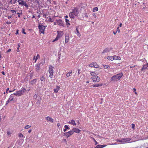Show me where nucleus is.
Returning a JSON list of instances; mask_svg holds the SVG:
<instances>
[{
	"label": "nucleus",
	"instance_id": "3c124183",
	"mask_svg": "<svg viewBox=\"0 0 148 148\" xmlns=\"http://www.w3.org/2000/svg\"><path fill=\"white\" fill-rule=\"evenodd\" d=\"M18 47L17 48V51L19 52L20 51L19 50V48L20 47V46L18 45Z\"/></svg>",
	"mask_w": 148,
	"mask_h": 148
},
{
	"label": "nucleus",
	"instance_id": "bf43d9fd",
	"mask_svg": "<svg viewBox=\"0 0 148 148\" xmlns=\"http://www.w3.org/2000/svg\"><path fill=\"white\" fill-rule=\"evenodd\" d=\"M6 23L7 24H10L11 22H6Z\"/></svg>",
	"mask_w": 148,
	"mask_h": 148
},
{
	"label": "nucleus",
	"instance_id": "c85d7f7f",
	"mask_svg": "<svg viewBox=\"0 0 148 148\" xmlns=\"http://www.w3.org/2000/svg\"><path fill=\"white\" fill-rule=\"evenodd\" d=\"M10 11L12 13V14L15 15L16 13V11L13 10H11Z\"/></svg>",
	"mask_w": 148,
	"mask_h": 148
},
{
	"label": "nucleus",
	"instance_id": "864d4df0",
	"mask_svg": "<svg viewBox=\"0 0 148 148\" xmlns=\"http://www.w3.org/2000/svg\"><path fill=\"white\" fill-rule=\"evenodd\" d=\"M11 51V49H9L7 51V53H8L10 52Z\"/></svg>",
	"mask_w": 148,
	"mask_h": 148
},
{
	"label": "nucleus",
	"instance_id": "9b49d317",
	"mask_svg": "<svg viewBox=\"0 0 148 148\" xmlns=\"http://www.w3.org/2000/svg\"><path fill=\"white\" fill-rule=\"evenodd\" d=\"M91 79L94 82H98L99 81L100 77L97 76L92 77Z\"/></svg>",
	"mask_w": 148,
	"mask_h": 148
},
{
	"label": "nucleus",
	"instance_id": "de8ad7c7",
	"mask_svg": "<svg viewBox=\"0 0 148 148\" xmlns=\"http://www.w3.org/2000/svg\"><path fill=\"white\" fill-rule=\"evenodd\" d=\"M92 15L95 18H96L97 16L95 13L93 14Z\"/></svg>",
	"mask_w": 148,
	"mask_h": 148
},
{
	"label": "nucleus",
	"instance_id": "13d9d810",
	"mask_svg": "<svg viewBox=\"0 0 148 148\" xmlns=\"http://www.w3.org/2000/svg\"><path fill=\"white\" fill-rule=\"evenodd\" d=\"M17 14L18 15V17H20V13L19 12L17 13Z\"/></svg>",
	"mask_w": 148,
	"mask_h": 148
},
{
	"label": "nucleus",
	"instance_id": "603ef678",
	"mask_svg": "<svg viewBox=\"0 0 148 148\" xmlns=\"http://www.w3.org/2000/svg\"><path fill=\"white\" fill-rule=\"evenodd\" d=\"M61 125L60 123H58L57 124V126L59 127Z\"/></svg>",
	"mask_w": 148,
	"mask_h": 148
},
{
	"label": "nucleus",
	"instance_id": "4c0bfd02",
	"mask_svg": "<svg viewBox=\"0 0 148 148\" xmlns=\"http://www.w3.org/2000/svg\"><path fill=\"white\" fill-rule=\"evenodd\" d=\"M18 136L20 138L23 137V135L21 133H20L18 134Z\"/></svg>",
	"mask_w": 148,
	"mask_h": 148
},
{
	"label": "nucleus",
	"instance_id": "8fccbe9b",
	"mask_svg": "<svg viewBox=\"0 0 148 148\" xmlns=\"http://www.w3.org/2000/svg\"><path fill=\"white\" fill-rule=\"evenodd\" d=\"M80 69H78V75H79V74H80Z\"/></svg>",
	"mask_w": 148,
	"mask_h": 148
},
{
	"label": "nucleus",
	"instance_id": "20e7f679",
	"mask_svg": "<svg viewBox=\"0 0 148 148\" xmlns=\"http://www.w3.org/2000/svg\"><path fill=\"white\" fill-rule=\"evenodd\" d=\"M53 69L54 67L51 65H50L49 66L48 71L50 74L49 76L51 78H53Z\"/></svg>",
	"mask_w": 148,
	"mask_h": 148
},
{
	"label": "nucleus",
	"instance_id": "7ed1b4c3",
	"mask_svg": "<svg viewBox=\"0 0 148 148\" xmlns=\"http://www.w3.org/2000/svg\"><path fill=\"white\" fill-rule=\"evenodd\" d=\"M25 91V88H23L21 89V90H20L18 91H16V93H14L13 94L16 96H21Z\"/></svg>",
	"mask_w": 148,
	"mask_h": 148
},
{
	"label": "nucleus",
	"instance_id": "6e6552de",
	"mask_svg": "<svg viewBox=\"0 0 148 148\" xmlns=\"http://www.w3.org/2000/svg\"><path fill=\"white\" fill-rule=\"evenodd\" d=\"M47 26H45L42 25H39L38 27L39 29V32L40 34L41 33L44 34V33L45 30V29L46 27Z\"/></svg>",
	"mask_w": 148,
	"mask_h": 148
},
{
	"label": "nucleus",
	"instance_id": "412c9836",
	"mask_svg": "<svg viewBox=\"0 0 148 148\" xmlns=\"http://www.w3.org/2000/svg\"><path fill=\"white\" fill-rule=\"evenodd\" d=\"M35 56H34L33 58V60H35V62H36L37 60L40 58V55L38 54H37L36 57L35 58Z\"/></svg>",
	"mask_w": 148,
	"mask_h": 148
},
{
	"label": "nucleus",
	"instance_id": "39448f33",
	"mask_svg": "<svg viewBox=\"0 0 148 148\" xmlns=\"http://www.w3.org/2000/svg\"><path fill=\"white\" fill-rule=\"evenodd\" d=\"M18 5L22 6H24L26 8H28L29 5L27 4L25 1L23 0H18Z\"/></svg>",
	"mask_w": 148,
	"mask_h": 148
},
{
	"label": "nucleus",
	"instance_id": "6ab92c4d",
	"mask_svg": "<svg viewBox=\"0 0 148 148\" xmlns=\"http://www.w3.org/2000/svg\"><path fill=\"white\" fill-rule=\"evenodd\" d=\"M69 36L68 35L65 36V43H67L69 40Z\"/></svg>",
	"mask_w": 148,
	"mask_h": 148
},
{
	"label": "nucleus",
	"instance_id": "f704fd0d",
	"mask_svg": "<svg viewBox=\"0 0 148 148\" xmlns=\"http://www.w3.org/2000/svg\"><path fill=\"white\" fill-rule=\"evenodd\" d=\"M40 80L41 81L45 82V78L44 76H42L40 78Z\"/></svg>",
	"mask_w": 148,
	"mask_h": 148
},
{
	"label": "nucleus",
	"instance_id": "bb28decb",
	"mask_svg": "<svg viewBox=\"0 0 148 148\" xmlns=\"http://www.w3.org/2000/svg\"><path fill=\"white\" fill-rule=\"evenodd\" d=\"M103 84H93L92 86L93 87H98L99 86H102Z\"/></svg>",
	"mask_w": 148,
	"mask_h": 148
},
{
	"label": "nucleus",
	"instance_id": "338daca9",
	"mask_svg": "<svg viewBox=\"0 0 148 148\" xmlns=\"http://www.w3.org/2000/svg\"><path fill=\"white\" fill-rule=\"evenodd\" d=\"M46 14H44L43 15V17H46Z\"/></svg>",
	"mask_w": 148,
	"mask_h": 148
},
{
	"label": "nucleus",
	"instance_id": "e433bc0d",
	"mask_svg": "<svg viewBox=\"0 0 148 148\" xmlns=\"http://www.w3.org/2000/svg\"><path fill=\"white\" fill-rule=\"evenodd\" d=\"M31 127V125H26L24 127L25 129H28Z\"/></svg>",
	"mask_w": 148,
	"mask_h": 148
},
{
	"label": "nucleus",
	"instance_id": "b1692460",
	"mask_svg": "<svg viewBox=\"0 0 148 148\" xmlns=\"http://www.w3.org/2000/svg\"><path fill=\"white\" fill-rule=\"evenodd\" d=\"M148 67L147 66V65H143V66L142 68L141 69V71H143L144 70H145V69H148V68H147Z\"/></svg>",
	"mask_w": 148,
	"mask_h": 148
},
{
	"label": "nucleus",
	"instance_id": "79ce46f5",
	"mask_svg": "<svg viewBox=\"0 0 148 148\" xmlns=\"http://www.w3.org/2000/svg\"><path fill=\"white\" fill-rule=\"evenodd\" d=\"M64 127L65 128H66V130H67V129L69 130L70 129V128H69V127L68 126V125H65L64 126Z\"/></svg>",
	"mask_w": 148,
	"mask_h": 148
},
{
	"label": "nucleus",
	"instance_id": "e2e57ef3",
	"mask_svg": "<svg viewBox=\"0 0 148 148\" xmlns=\"http://www.w3.org/2000/svg\"><path fill=\"white\" fill-rule=\"evenodd\" d=\"M1 73L3 75H5V72L4 71L1 72Z\"/></svg>",
	"mask_w": 148,
	"mask_h": 148
},
{
	"label": "nucleus",
	"instance_id": "37998d69",
	"mask_svg": "<svg viewBox=\"0 0 148 148\" xmlns=\"http://www.w3.org/2000/svg\"><path fill=\"white\" fill-rule=\"evenodd\" d=\"M45 63V60H44L43 61H41L40 63V64H41L42 65H44Z\"/></svg>",
	"mask_w": 148,
	"mask_h": 148
},
{
	"label": "nucleus",
	"instance_id": "69168bd1",
	"mask_svg": "<svg viewBox=\"0 0 148 148\" xmlns=\"http://www.w3.org/2000/svg\"><path fill=\"white\" fill-rule=\"evenodd\" d=\"M53 24L54 25H57V23L56 22H54Z\"/></svg>",
	"mask_w": 148,
	"mask_h": 148
},
{
	"label": "nucleus",
	"instance_id": "473e14b6",
	"mask_svg": "<svg viewBox=\"0 0 148 148\" xmlns=\"http://www.w3.org/2000/svg\"><path fill=\"white\" fill-rule=\"evenodd\" d=\"M46 21H48V22H53V21H52L51 18V17H49L48 20L47 19L45 20Z\"/></svg>",
	"mask_w": 148,
	"mask_h": 148
},
{
	"label": "nucleus",
	"instance_id": "ddd939ff",
	"mask_svg": "<svg viewBox=\"0 0 148 148\" xmlns=\"http://www.w3.org/2000/svg\"><path fill=\"white\" fill-rule=\"evenodd\" d=\"M13 99L14 97L12 96V94L10 95L8 100L6 101V105H7L9 103L10 101L13 100Z\"/></svg>",
	"mask_w": 148,
	"mask_h": 148
},
{
	"label": "nucleus",
	"instance_id": "72a5a7b5",
	"mask_svg": "<svg viewBox=\"0 0 148 148\" xmlns=\"http://www.w3.org/2000/svg\"><path fill=\"white\" fill-rule=\"evenodd\" d=\"M98 10V8L97 7H95L93 9L92 11L93 12H95L96 11H97Z\"/></svg>",
	"mask_w": 148,
	"mask_h": 148
},
{
	"label": "nucleus",
	"instance_id": "ea45409f",
	"mask_svg": "<svg viewBox=\"0 0 148 148\" xmlns=\"http://www.w3.org/2000/svg\"><path fill=\"white\" fill-rule=\"evenodd\" d=\"M110 67V66L108 65H105L104 66V68L105 69H106Z\"/></svg>",
	"mask_w": 148,
	"mask_h": 148
},
{
	"label": "nucleus",
	"instance_id": "1a4fd4ad",
	"mask_svg": "<svg viewBox=\"0 0 148 148\" xmlns=\"http://www.w3.org/2000/svg\"><path fill=\"white\" fill-rule=\"evenodd\" d=\"M89 67L91 68L94 67L97 68H99V66L96 62H94L90 63L89 65Z\"/></svg>",
	"mask_w": 148,
	"mask_h": 148
},
{
	"label": "nucleus",
	"instance_id": "7c9ffc66",
	"mask_svg": "<svg viewBox=\"0 0 148 148\" xmlns=\"http://www.w3.org/2000/svg\"><path fill=\"white\" fill-rule=\"evenodd\" d=\"M57 88L56 89H54V91L55 92L57 93L58 92V91L59 90V89L60 88V87L58 86H57Z\"/></svg>",
	"mask_w": 148,
	"mask_h": 148
},
{
	"label": "nucleus",
	"instance_id": "f8f14e48",
	"mask_svg": "<svg viewBox=\"0 0 148 148\" xmlns=\"http://www.w3.org/2000/svg\"><path fill=\"white\" fill-rule=\"evenodd\" d=\"M73 134V132L72 130L69 131L68 132H65L64 134L67 138L69 137L71 135Z\"/></svg>",
	"mask_w": 148,
	"mask_h": 148
},
{
	"label": "nucleus",
	"instance_id": "a878e982",
	"mask_svg": "<svg viewBox=\"0 0 148 148\" xmlns=\"http://www.w3.org/2000/svg\"><path fill=\"white\" fill-rule=\"evenodd\" d=\"M109 49L108 48H106L105 49H104L103 50V51L102 52V53H106L108 52L109 51Z\"/></svg>",
	"mask_w": 148,
	"mask_h": 148
},
{
	"label": "nucleus",
	"instance_id": "052dcab7",
	"mask_svg": "<svg viewBox=\"0 0 148 148\" xmlns=\"http://www.w3.org/2000/svg\"><path fill=\"white\" fill-rule=\"evenodd\" d=\"M122 23H120L119 26V27H121L122 26Z\"/></svg>",
	"mask_w": 148,
	"mask_h": 148
},
{
	"label": "nucleus",
	"instance_id": "f257e3e1",
	"mask_svg": "<svg viewBox=\"0 0 148 148\" xmlns=\"http://www.w3.org/2000/svg\"><path fill=\"white\" fill-rule=\"evenodd\" d=\"M79 12L78 9L77 8H74L72 9V11L69 13V16L71 18H74L75 17H77Z\"/></svg>",
	"mask_w": 148,
	"mask_h": 148
},
{
	"label": "nucleus",
	"instance_id": "aec40b11",
	"mask_svg": "<svg viewBox=\"0 0 148 148\" xmlns=\"http://www.w3.org/2000/svg\"><path fill=\"white\" fill-rule=\"evenodd\" d=\"M106 146V145H97L95 147V148H103Z\"/></svg>",
	"mask_w": 148,
	"mask_h": 148
},
{
	"label": "nucleus",
	"instance_id": "c756f323",
	"mask_svg": "<svg viewBox=\"0 0 148 148\" xmlns=\"http://www.w3.org/2000/svg\"><path fill=\"white\" fill-rule=\"evenodd\" d=\"M90 74L92 76V77H94L97 76L96 74L95 73V72H91L90 73Z\"/></svg>",
	"mask_w": 148,
	"mask_h": 148
},
{
	"label": "nucleus",
	"instance_id": "4468645a",
	"mask_svg": "<svg viewBox=\"0 0 148 148\" xmlns=\"http://www.w3.org/2000/svg\"><path fill=\"white\" fill-rule=\"evenodd\" d=\"M72 130L73 131V133L75 132L76 133H79L81 131L80 130L75 127H73Z\"/></svg>",
	"mask_w": 148,
	"mask_h": 148
},
{
	"label": "nucleus",
	"instance_id": "2eb2a0df",
	"mask_svg": "<svg viewBox=\"0 0 148 148\" xmlns=\"http://www.w3.org/2000/svg\"><path fill=\"white\" fill-rule=\"evenodd\" d=\"M45 119L47 121L50 122L52 123H53V119L51 118L50 116H48L46 117H45Z\"/></svg>",
	"mask_w": 148,
	"mask_h": 148
},
{
	"label": "nucleus",
	"instance_id": "49530a36",
	"mask_svg": "<svg viewBox=\"0 0 148 148\" xmlns=\"http://www.w3.org/2000/svg\"><path fill=\"white\" fill-rule=\"evenodd\" d=\"M132 127L133 129H134V127H135V125L134 124H132Z\"/></svg>",
	"mask_w": 148,
	"mask_h": 148
},
{
	"label": "nucleus",
	"instance_id": "a211bd4d",
	"mask_svg": "<svg viewBox=\"0 0 148 148\" xmlns=\"http://www.w3.org/2000/svg\"><path fill=\"white\" fill-rule=\"evenodd\" d=\"M69 124H71L73 126L75 125L76 123L75 122V121L73 119L71 120L70 121L68 122Z\"/></svg>",
	"mask_w": 148,
	"mask_h": 148
},
{
	"label": "nucleus",
	"instance_id": "a18cd8bd",
	"mask_svg": "<svg viewBox=\"0 0 148 148\" xmlns=\"http://www.w3.org/2000/svg\"><path fill=\"white\" fill-rule=\"evenodd\" d=\"M116 32H118V33H119L120 32V29L119 27H118L117 28Z\"/></svg>",
	"mask_w": 148,
	"mask_h": 148
},
{
	"label": "nucleus",
	"instance_id": "393cba45",
	"mask_svg": "<svg viewBox=\"0 0 148 148\" xmlns=\"http://www.w3.org/2000/svg\"><path fill=\"white\" fill-rule=\"evenodd\" d=\"M72 71H70L69 72L67 73L66 74V76L67 77H69L71 75Z\"/></svg>",
	"mask_w": 148,
	"mask_h": 148
},
{
	"label": "nucleus",
	"instance_id": "dca6fc26",
	"mask_svg": "<svg viewBox=\"0 0 148 148\" xmlns=\"http://www.w3.org/2000/svg\"><path fill=\"white\" fill-rule=\"evenodd\" d=\"M36 68L35 69L36 71L38 72L40 69V64H37L35 66Z\"/></svg>",
	"mask_w": 148,
	"mask_h": 148
},
{
	"label": "nucleus",
	"instance_id": "4be33fe9",
	"mask_svg": "<svg viewBox=\"0 0 148 148\" xmlns=\"http://www.w3.org/2000/svg\"><path fill=\"white\" fill-rule=\"evenodd\" d=\"M114 58L113 59H114V60H120L121 59V58L119 57L118 56H114Z\"/></svg>",
	"mask_w": 148,
	"mask_h": 148
},
{
	"label": "nucleus",
	"instance_id": "58836bf2",
	"mask_svg": "<svg viewBox=\"0 0 148 148\" xmlns=\"http://www.w3.org/2000/svg\"><path fill=\"white\" fill-rule=\"evenodd\" d=\"M25 29L23 28L22 29V32L23 33L25 34H26V32H25Z\"/></svg>",
	"mask_w": 148,
	"mask_h": 148
},
{
	"label": "nucleus",
	"instance_id": "f03ea898",
	"mask_svg": "<svg viewBox=\"0 0 148 148\" xmlns=\"http://www.w3.org/2000/svg\"><path fill=\"white\" fill-rule=\"evenodd\" d=\"M123 75V73H121L113 75L111 77V81L114 82H116L117 81L119 80L120 79Z\"/></svg>",
	"mask_w": 148,
	"mask_h": 148
},
{
	"label": "nucleus",
	"instance_id": "4d7b16f0",
	"mask_svg": "<svg viewBox=\"0 0 148 148\" xmlns=\"http://www.w3.org/2000/svg\"><path fill=\"white\" fill-rule=\"evenodd\" d=\"M18 30H17L16 31V32L15 34H18Z\"/></svg>",
	"mask_w": 148,
	"mask_h": 148
},
{
	"label": "nucleus",
	"instance_id": "680f3d73",
	"mask_svg": "<svg viewBox=\"0 0 148 148\" xmlns=\"http://www.w3.org/2000/svg\"><path fill=\"white\" fill-rule=\"evenodd\" d=\"M9 90V88H7V89H6V93H8V91Z\"/></svg>",
	"mask_w": 148,
	"mask_h": 148
},
{
	"label": "nucleus",
	"instance_id": "9d476101",
	"mask_svg": "<svg viewBox=\"0 0 148 148\" xmlns=\"http://www.w3.org/2000/svg\"><path fill=\"white\" fill-rule=\"evenodd\" d=\"M56 21L57 22V24L60 26H64V22L62 21L61 19H56Z\"/></svg>",
	"mask_w": 148,
	"mask_h": 148
},
{
	"label": "nucleus",
	"instance_id": "c03bdc74",
	"mask_svg": "<svg viewBox=\"0 0 148 148\" xmlns=\"http://www.w3.org/2000/svg\"><path fill=\"white\" fill-rule=\"evenodd\" d=\"M93 139L95 143V145H97L98 143L97 141H96V140H95V139L94 138H93Z\"/></svg>",
	"mask_w": 148,
	"mask_h": 148
},
{
	"label": "nucleus",
	"instance_id": "5fc2aeb1",
	"mask_svg": "<svg viewBox=\"0 0 148 148\" xmlns=\"http://www.w3.org/2000/svg\"><path fill=\"white\" fill-rule=\"evenodd\" d=\"M136 66V65H135L134 66H130V68H133V67H135Z\"/></svg>",
	"mask_w": 148,
	"mask_h": 148
},
{
	"label": "nucleus",
	"instance_id": "0eeeda50",
	"mask_svg": "<svg viewBox=\"0 0 148 148\" xmlns=\"http://www.w3.org/2000/svg\"><path fill=\"white\" fill-rule=\"evenodd\" d=\"M58 34L56 38L53 41V42L56 41L59 38L62 37L64 34V32L63 31H57Z\"/></svg>",
	"mask_w": 148,
	"mask_h": 148
},
{
	"label": "nucleus",
	"instance_id": "f3484780",
	"mask_svg": "<svg viewBox=\"0 0 148 148\" xmlns=\"http://www.w3.org/2000/svg\"><path fill=\"white\" fill-rule=\"evenodd\" d=\"M36 82L37 79H35L31 80L30 82V84L32 85H34L36 84Z\"/></svg>",
	"mask_w": 148,
	"mask_h": 148
},
{
	"label": "nucleus",
	"instance_id": "423d86ee",
	"mask_svg": "<svg viewBox=\"0 0 148 148\" xmlns=\"http://www.w3.org/2000/svg\"><path fill=\"white\" fill-rule=\"evenodd\" d=\"M131 139L129 138H122L121 140L117 139L116 140L117 142L122 143H127V142L129 141Z\"/></svg>",
	"mask_w": 148,
	"mask_h": 148
},
{
	"label": "nucleus",
	"instance_id": "774afa93",
	"mask_svg": "<svg viewBox=\"0 0 148 148\" xmlns=\"http://www.w3.org/2000/svg\"><path fill=\"white\" fill-rule=\"evenodd\" d=\"M66 130H67L66 128H65L64 129L63 131L64 132H66Z\"/></svg>",
	"mask_w": 148,
	"mask_h": 148
},
{
	"label": "nucleus",
	"instance_id": "cd10ccee",
	"mask_svg": "<svg viewBox=\"0 0 148 148\" xmlns=\"http://www.w3.org/2000/svg\"><path fill=\"white\" fill-rule=\"evenodd\" d=\"M108 60H110L111 61H112L114 60V59H113L114 57L113 56H108L107 57V58Z\"/></svg>",
	"mask_w": 148,
	"mask_h": 148
},
{
	"label": "nucleus",
	"instance_id": "2f4dec72",
	"mask_svg": "<svg viewBox=\"0 0 148 148\" xmlns=\"http://www.w3.org/2000/svg\"><path fill=\"white\" fill-rule=\"evenodd\" d=\"M65 21H66V25H70V21L68 19L66 18L65 19Z\"/></svg>",
	"mask_w": 148,
	"mask_h": 148
},
{
	"label": "nucleus",
	"instance_id": "a19ab883",
	"mask_svg": "<svg viewBox=\"0 0 148 148\" xmlns=\"http://www.w3.org/2000/svg\"><path fill=\"white\" fill-rule=\"evenodd\" d=\"M133 90L134 92V93L136 95H137V92H136V88H133Z\"/></svg>",
	"mask_w": 148,
	"mask_h": 148
},
{
	"label": "nucleus",
	"instance_id": "09e8293b",
	"mask_svg": "<svg viewBox=\"0 0 148 148\" xmlns=\"http://www.w3.org/2000/svg\"><path fill=\"white\" fill-rule=\"evenodd\" d=\"M85 16L87 18H88V15H87V13H85Z\"/></svg>",
	"mask_w": 148,
	"mask_h": 148
},
{
	"label": "nucleus",
	"instance_id": "0e129e2a",
	"mask_svg": "<svg viewBox=\"0 0 148 148\" xmlns=\"http://www.w3.org/2000/svg\"><path fill=\"white\" fill-rule=\"evenodd\" d=\"M117 32H116H116H113V33H114V34H115H115H116V33H117Z\"/></svg>",
	"mask_w": 148,
	"mask_h": 148
},
{
	"label": "nucleus",
	"instance_id": "6e6d98bb",
	"mask_svg": "<svg viewBox=\"0 0 148 148\" xmlns=\"http://www.w3.org/2000/svg\"><path fill=\"white\" fill-rule=\"evenodd\" d=\"M32 131V130L31 129H30V130H29L28 131L29 133H30Z\"/></svg>",
	"mask_w": 148,
	"mask_h": 148
},
{
	"label": "nucleus",
	"instance_id": "c9c22d12",
	"mask_svg": "<svg viewBox=\"0 0 148 148\" xmlns=\"http://www.w3.org/2000/svg\"><path fill=\"white\" fill-rule=\"evenodd\" d=\"M12 134V132L9 131H7V134L8 136H9Z\"/></svg>",
	"mask_w": 148,
	"mask_h": 148
},
{
	"label": "nucleus",
	"instance_id": "5701e85b",
	"mask_svg": "<svg viewBox=\"0 0 148 148\" xmlns=\"http://www.w3.org/2000/svg\"><path fill=\"white\" fill-rule=\"evenodd\" d=\"M76 32L75 33V34L77 35V36L79 37H80L81 35L80 33L79 32L77 28H76Z\"/></svg>",
	"mask_w": 148,
	"mask_h": 148
}]
</instances>
